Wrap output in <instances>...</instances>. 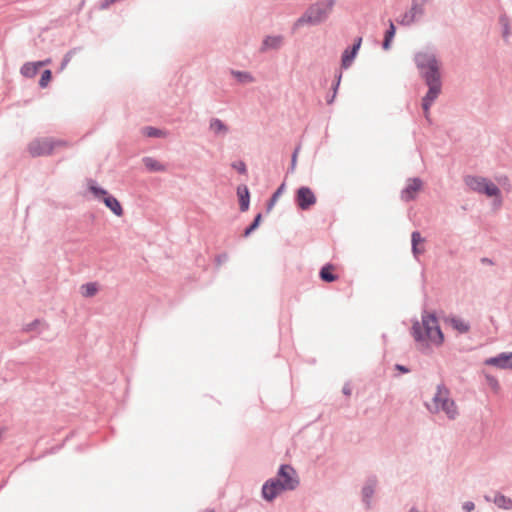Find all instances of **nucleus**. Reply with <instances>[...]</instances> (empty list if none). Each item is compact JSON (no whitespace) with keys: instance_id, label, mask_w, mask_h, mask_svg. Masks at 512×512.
Segmentation results:
<instances>
[{"instance_id":"nucleus-3","label":"nucleus","mask_w":512,"mask_h":512,"mask_svg":"<svg viewBox=\"0 0 512 512\" xmlns=\"http://www.w3.org/2000/svg\"><path fill=\"white\" fill-rule=\"evenodd\" d=\"M299 484L295 469L290 465H282L275 480L268 481L262 489L265 499L272 500L284 490H293Z\"/></svg>"},{"instance_id":"nucleus-23","label":"nucleus","mask_w":512,"mask_h":512,"mask_svg":"<svg viewBox=\"0 0 512 512\" xmlns=\"http://www.w3.org/2000/svg\"><path fill=\"white\" fill-rule=\"evenodd\" d=\"M231 73L240 83L253 82V77L247 72L232 71Z\"/></svg>"},{"instance_id":"nucleus-12","label":"nucleus","mask_w":512,"mask_h":512,"mask_svg":"<svg viewBox=\"0 0 512 512\" xmlns=\"http://www.w3.org/2000/svg\"><path fill=\"white\" fill-rule=\"evenodd\" d=\"M362 39L358 38L356 42L354 43L351 50L346 49L342 55V66L344 68H347L352 63L353 59L355 58L360 46H361Z\"/></svg>"},{"instance_id":"nucleus-7","label":"nucleus","mask_w":512,"mask_h":512,"mask_svg":"<svg viewBox=\"0 0 512 512\" xmlns=\"http://www.w3.org/2000/svg\"><path fill=\"white\" fill-rule=\"evenodd\" d=\"M67 146L62 140L52 138L37 139L29 144V152L32 156H44L51 154L56 148Z\"/></svg>"},{"instance_id":"nucleus-22","label":"nucleus","mask_w":512,"mask_h":512,"mask_svg":"<svg viewBox=\"0 0 512 512\" xmlns=\"http://www.w3.org/2000/svg\"><path fill=\"white\" fill-rule=\"evenodd\" d=\"M98 291L97 285L95 283H87L81 286V294L84 297H92Z\"/></svg>"},{"instance_id":"nucleus-17","label":"nucleus","mask_w":512,"mask_h":512,"mask_svg":"<svg viewBox=\"0 0 512 512\" xmlns=\"http://www.w3.org/2000/svg\"><path fill=\"white\" fill-rule=\"evenodd\" d=\"M424 239L421 237L420 233L415 231L412 233V250L415 255H419L423 253Z\"/></svg>"},{"instance_id":"nucleus-27","label":"nucleus","mask_w":512,"mask_h":512,"mask_svg":"<svg viewBox=\"0 0 512 512\" xmlns=\"http://www.w3.org/2000/svg\"><path fill=\"white\" fill-rule=\"evenodd\" d=\"M415 19L416 16L412 12L408 11L401 17L399 23L402 25H410L415 21Z\"/></svg>"},{"instance_id":"nucleus-16","label":"nucleus","mask_w":512,"mask_h":512,"mask_svg":"<svg viewBox=\"0 0 512 512\" xmlns=\"http://www.w3.org/2000/svg\"><path fill=\"white\" fill-rule=\"evenodd\" d=\"M335 270V266L331 264H327L322 267L320 271V278L325 282H333L337 280V276L333 273Z\"/></svg>"},{"instance_id":"nucleus-25","label":"nucleus","mask_w":512,"mask_h":512,"mask_svg":"<svg viewBox=\"0 0 512 512\" xmlns=\"http://www.w3.org/2000/svg\"><path fill=\"white\" fill-rule=\"evenodd\" d=\"M444 401H435V395L433 396L432 400L427 404L428 409L433 413H439L440 412V406L444 405Z\"/></svg>"},{"instance_id":"nucleus-6","label":"nucleus","mask_w":512,"mask_h":512,"mask_svg":"<svg viewBox=\"0 0 512 512\" xmlns=\"http://www.w3.org/2000/svg\"><path fill=\"white\" fill-rule=\"evenodd\" d=\"M89 191L98 199H101L107 208H109L116 216L123 215V208L120 202L110 195L105 189L98 187L95 181L88 182Z\"/></svg>"},{"instance_id":"nucleus-8","label":"nucleus","mask_w":512,"mask_h":512,"mask_svg":"<svg viewBox=\"0 0 512 512\" xmlns=\"http://www.w3.org/2000/svg\"><path fill=\"white\" fill-rule=\"evenodd\" d=\"M435 401H444V405L440 406V412H444L450 419H455L459 412L455 402L450 398L449 391L444 387H438L435 393Z\"/></svg>"},{"instance_id":"nucleus-18","label":"nucleus","mask_w":512,"mask_h":512,"mask_svg":"<svg viewBox=\"0 0 512 512\" xmlns=\"http://www.w3.org/2000/svg\"><path fill=\"white\" fill-rule=\"evenodd\" d=\"M282 37L281 36H269L264 39L263 41V49H276L279 48L282 44Z\"/></svg>"},{"instance_id":"nucleus-28","label":"nucleus","mask_w":512,"mask_h":512,"mask_svg":"<svg viewBox=\"0 0 512 512\" xmlns=\"http://www.w3.org/2000/svg\"><path fill=\"white\" fill-rule=\"evenodd\" d=\"M409 11L412 12L417 17L418 15H421L423 13V8L421 4H418L414 1Z\"/></svg>"},{"instance_id":"nucleus-15","label":"nucleus","mask_w":512,"mask_h":512,"mask_svg":"<svg viewBox=\"0 0 512 512\" xmlns=\"http://www.w3.org/2000/svg\"><path fill=\"white\" fill-rule=\"evenodd\" d=\"M241 211H246L249 207V191L246 186H240L237 189Z\"/></svg>"},{"instance_id":"nucleus-20","label":"nucleus","mask_w":512,"mask_h":512,"mask_svg":"<svg viewBox=\"0 0 512 512\" xmlns=\"http://www.w3.org/2000/svg\"><path fill=\"white\" fill-rule=\"evenodd\" d=\"M494 503L503 509H511L512 508V500L507 498L504 495H496L494 498Z\"/></svg>"},{"instance_id":"nucleus-9","label":"nucleus","mask_w":512,"mask_h":512,"mask_svg":"<svg viewBox=\"0 0 512 512\" xmlns=\"http://www.w3.org/2000/svg\"><path fill=\"white\" fill-rule=\"evenodd\" d=\"M316 196L309 187H300L296 192V203L301 210H308L316 203Z\"/></svg>"},{"instance_id":"nucleus-14","label":"nucleus","mask_w":512,"mask_h":512,"mask_svg":"<svg viewBox=\"0 0 512 512\" xmlns=\"http://www.w3.org/2000/svg\"><path fill=\"white\" fill-rule=\"evenodd\" d=\"M445 322L459 333H467L470 329V325L459 317H449Z\"/></svg>"},{"instance_id":"nucleus-29","label":"nucleus","mask_w":512,"mask_h":512,"mask_svg":"<svg viewBox=\"0 0 512 512\" xmlns=\"http://www.w3.org/2000/svg\"><path fill=\"white\" fill-rule=\"evenodd\" d=\"M374 493V488L370 485L363 488V497L365 500L369 499Z\"/></svg>"},{"instance_id":"nucleus-10","label":"nucleus","mask_w":512,"mask_h":512,"mask_svg":"<svg viewBox=\"0 0 512 512\" xmlns=\"http://www.w3.org/2000/svg\"><path fill=\"white\" fill-rule=\"evenodd\" d=\"M485 364L500 369H512V353H501L496 357L487 359Z\"/></svg>"},{"instance_id":"nucleus-35","label":"nucleus","mask_w":512,"mask_h":512,"mask_svg":"<svg viewBox=\"0 0 512 512\" xmlns=\"http://www.w3.org/2000/svg\"><path fill=\"white\" fill-rule=\"evenodd\" d=\"M256 228L253 225H250L244 232V236L250 235L252 231H254Z\"/></svg>"},{"instance_id":"nucleus-11","label":"nucleus","mask_w":512,"mask_h":512,"mask_svg":"<svg viewBox=\"0 0 512 512\" xmlns=\"http://www.w3.org/2000/svg\"><path fill=\"white\" fill-rule=\"evenodd\" d=\"M422 187L421 180L414 178L410 179L407 183L406 188L402 191V198L405 201L413 200L416 194L420 191Z\"/></svg>"},{"instance_id":"nucleus-36","label":"nucleus","mask_w":512,"mask_h":512,"mask_svg":"<svg viewBox=\"0 0 512 512\" xmlns=\"http://www.w3.org/2000/svg\"><path fill=\"white\" fill-rule=\"evenodd\" d=\"M256 228L253 225H250L244 232V236L250 235L252 231H254Z\"/></svg>"},{"instance_id":"nucleus-38","label":"nucleus","mask_w":512,"mask_h":512,"mask_svg":"<svg viewBox=\"0 0 512 512\" xmlns=\"http://www.w3.org/2000/svg\"><path fill=\"white\" fill-rule=\"evenodd\" d=\"M280 189L277 190V192L273 195V201L276 200V198L279 196Z\"/></svg>"},{"instance_id":"nucleus-1","label":"nucleus","mask_w":512,"mask_h":512,"mask_svg":"<svg viewBox=\"0 0 512 512\" xmlns=\"http://www.w3.org/2000/svg\"><path fill=\"white\" fill-rule=\"evenodd\" d=\"M416 64L419 69L423 72L426 83L429 86V90L426 96L423 98L422 107L425 112L426 118H428L429 108L438 97L441 90V83L439 80V64L434 55L421 52L416 55Z\"/></svg>"},{"instance_id":"nucleus-5","label":"nucleus","mask_w":512,"mask_h":512,"mask_svg":"<svg viewBox=\"0 0 512 512\" xmlns=\"http://www.w3.org/2000/svg\"><path fill=\"white\" fill-rule=\"evenodd\" d=\"M466 184L475 192L483 193L488 197L500 198L499 188L489 179L483 177H467ZM498 204H501V199L498 200Z\"/></svg>"},{"instance_id":"nucleus-13","label":"nucleus","mask_w":512,"mask_h":512,"mask_svg":"<svg viewBox=\"0 0 512 512\" xmlns=\"http://www.w3.org/2000/svg\"><path fill=\"white\" fill-rule=\"evenodd\" d=\"M48 62L49 61L28 62L22 66L21 74L25 77L32 78L37 74L38 70Z\"/></svg>"},{"instance_id":"nucleus-34","label":"nucleus","mask_w":512,"mask_h":512,"mask_svg":"<svg viewBox=\"0 0 512 512\" xmlns=\"http://www.w3.org/2000/svg\"><path fill=\"white\" fill-rule=\"evenodd\" d=\"M260 221H261V214H258L255 217V219H254V221H253V223L251 225H253L255 228H257L259 226V224H260Z\"/></svg>"},{"instance_id":"nucleus-30","label":"nucleus","mask_w":512,"mask_h":512,"mask_svg":"<svg viewBox=\"0 0 512 512\" xmlns=\"http://www.w3.org/2000/svg\"><path fill=\"white\" fill-rule=\"evenodd\" d=\"M233 168H235L239 173H246V165L244 162H237L233 164Z\"/></svg>"},{"instance_id":"nucleus-33","label":"nucleus","mask_w":512,"mask_h":512,"mask_svg":"<svg viewBox=\"0 0 512 512\" xmlns=\"http://www.w3.org/2000/svg\"><path fill=\"white\" fill-rule=\"evenodd\" d=\"M297 153H298V149L295 150V152L293 153V156H292V163H291V169L292 170H294L295 166H296Z\"/></svg>"},{"instance_id":"nucleus-26","label":"nucleus","mask_w":512,"mask_h":512,"mask_svg":"<svg viewBox=\"0 0 512 512\" xmlns=\"http://www.w3.org/2000/svg\"><path fill=\"white\" fill-rule=\"evenodd\" d=\"M52 79V73L50 70H45L42 75H41V78H40V81H39V85L42 87V88H45L47 87V85L49 84V82L51 81Z\"/></svg>"},{"instance_id":"nucleus-39","label":"nucleus","mask_w":512,"mask_h":512,"mask_svg":"<svg viewBox=\"0 0 512 512\" xmlns=\"http://www.w3.org/2000/svg\"><path fill=\"white\" fill-rule=\"evenodd\" d=\"M409 512H417V511H416V510H414V509H412V510H410Z\"/></svg>"},{"instance_id":"nucleus-19","label":"nucleus","mask_w":512,"mask_h":512,"mask_svg":"<svg viewBox=\"0 0 512 512\" xmlns=\"http://www.w3.org/2000/svg\"><path fill=\"white\" fill-rule=\"evenodd\" d=\"M143 162H144L145 167L149 171H163L164 170V166L161 163H159L157 160H155L151 157L144 158Z\"/></svg>"},{"instance_id":"nucleus-40","label":"nucleus","mask_w":512,"mask_h":512,"mask_svg":"<svg viewBox=\"0 0 512 512\" xmlns=\"http://www.w3.org/2000/svg\"><path fill=\"white\" fill-rule=\"evenodd\" d=\"M423 2H426L427 0H422Z\"/></svg>"},{"instance_id":"nucleus-21","label":"nucleus","mask_w":512,"mask_h":512,"mask_svg":"<svg viewBox=\"0 0 512 512\" xmlns=\"http://www.w3.org/2000/svg\"><path fill=\"white\" fill-rule=\"evenodd\" d=\"M396 29L392 21L389 23V29L386 31L385 39L383 42V48L385 50L389 49L390 43L395 35Z\"/></svg>"},{"instance_id":"nucleus-31","label":"nucleus","mask_w":512,"mask_h":512,"mask_svg":"<svg viewBox=\"0 0 512 512\" xmlns=\"http://www.w3.org/2000/svg\"><path fill=\"white\" fill-rule=\"evenodd\" d=\"M145 133H146V135H147V136H149V137H152V136H158V135H159V132H158L156 129L151 128V127L146 128V129H145Z\"/></svg>"},{"instance_id":"nucleus-37","label":"nucleus","mask_w":512,"mask_h":512,"mask_svg":"<svg viewBox=\"0 0 512 512\" xmlns=\"http://www.w3.org/2000/svg\"><path fill=\"white\" fill-rule=\"evenodd\" d=\"M491 385L494 389H498L499 387L498 381L496 379H491Z\"/></svg>"},{"instance_id":"nucleus-32","label":"nucleus","mask_w":512,"mask_h":512,"mask_svg":"<svg viewBox=\"0 0 512 512\" xmlns=\"http://www.w3.org/2000/svg\"><path fill=\"white\" fill-rule=\"evenodd\" d=\"M474 508H475V505H474V503H473V502H471V501H467V502H465V503H464V505H463V509H464L465 511H467V512H471L472 510H474Z\"/></svg>"},{"instance_id":"nucleus-4","label":"nucleus","mask_w":512,"mask_h":512,"mask_svg":"<svg viewBox=\"0 0 512 512\" xmlns=\"http://www.w3.org/2000/svg\"><path fill=\"white\" fill-rule=\"evenodd\" d=\"M333 1L328 0L312 5L306 13L297 21V25L301 23L317 24L327 18L333 8Z\"/></svg>"},{"instance_id":"nucleus-24","label":"nucleus","mask_w":512,"mask_h":512,"mask_svg":"<svg viewBox=\"0 0 512 512\" xmlns=\"http://www.w3.org/2000/svg\"><path fill=\"white\" fill-rule=\"evenodd\" d=\"M210 128L215 133L225 132L227 130L226 126L219 119L212 120Z\"/></svg>"},{"instance_id":"nucleus-2","label":"nucleus","mask_w":512,"mask_h":512,"mask_svg":"<svg viewBox=\"0 0 512 512\" xmlns=\"http://www.w3.org/2000/svg\"><path fill=\"white\" fill-rule=\"evenodd\" d=\"M412 335L418 342L426 345L441 346L444 342V335L439 327L438 320L434 314L425 313L420 322L412 326Z\"/></svg>"}]
</instances>
